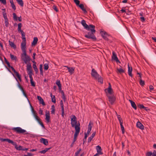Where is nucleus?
I'll return each mask as SVG.
<instances>
[{
	"mask_svg": "<svg viewBox=\"0 0 156 156\" xmlns=\"http://www.w3.org/2000/svg\"><path fill=\"white\" fill-rule=\"evenodd\" d=\"M0 2L4 5H6V0H0Z\"/></svg>",
	"mask_w": 156,
	"mask_h": 156,
	"instance_id": "052dcab7",
	"label": "nucleus"
},
{
	"mask_svg": "<svg viewBox=\"0 0 156 156\" xmlns=\"http://www.w3.org/2000/svg\"><path fill=\"white\" fill-rule=\"evenodd\" d=\"M18 31L19 32H20V31H21L22 30H21V27H22V23H19L18 24Z\"/></svg>",
	"mask_w": 156,
	"mask_h": 156,
	"instance_id": "79ce46f5",
	"label": "nucleus"
},
{
	"mask_svg": "<svg viewBox=\"0 0 156 156\" xmlns=\"http://www.w3.org/2000/svg\"><path fill=\"white\" fill-rule=\"evenodd\" d=\"M9 42L10 46L12 48H13L14 49H16V46L13 42H12L10 41V40H9Z\"/></svg>",
	"mask_w": 156,
	"mask_h": 156,
	"instance_id": "c756f323",
	"label": "nucleus"
},
{
	"mask_svg": "<svg viewBox=\"0 0 156 156\" xmlns=\"http://www.w3.org/2000/svg\"><path fill=\"white\" fill-rule=\"evenodd\" d=\"M96 133V131L94 132L92 134L91 136L89 137L88 139V142L90 143L91 142L92 139L95 136Z\"/></svg>",
	"mask_w": 156,
	"mask_h": 156,
	"instance_id": "5701e85b",
	"label": "nucleus"
},
{
	"mask_svg": "<svg viewBox=\"0 0 156 156\" xmlns=\"http://www.w3.org/2000/svg\"><path fill=\"white\" fill-rule=\"evenodd\" d=\"M11 7L12 8V9L14 10L15 11L16 9V7L15 6V4H12V5H11Z\"/></svg>",
	"mask_w": 156,
	"mask_h": 156,
	"instance_id": "bf43d9fd",
	"label": "nucleus"
},
{
	"mask_svg": "<svg viewBox=\"0 0 156 156\" xmlns=\"http://www.w3.org/2000/svg\"><path fill=\"white\" fill-rule=\"evenodd\" d=\"M50 112L49 111H48L47 112L46 111L45 114V119L46 120L47 123H48L50 122Z\"/></svg>",
	"mask_w": 156,
	"mask_h": 156,
	"instance_id": "9b49d317",
	"label": "nucleus"
},
{
	"mask_svg": "<svg viewBox=\"0 0 156 156\" xmlns=\"http://www.w3.org/2000/svg\"><path fill=\"white\" fill-rule=\"evenodd\" d=\"M5 68L7 69L8 70V71L9 72L11 73L12 74V75L15 78L17 82V86H18V87H19V88L20 89V90H21V91L22 90H23L24 89H23V88L20 85V84L19 82L17 79L15 77V75L12 72L11 70L9 68H8L6 66H5Z\"/></svg>",
	"mask_w": 156,
	"mask_h": 156,
	"instance_id": "0eeeda50",
	"label": "nucleus"
},
{
	"mask_svg": "<svg viewBox=\"0 0 156 156\" xmlns=\"http://www.w3.org/2000/svg\"><path fill=\"white\" fill-rule=\"evenodd\" d=\"M43 110L41 109V108H40L39 110V113L41 115H43Z\"/></svg>",
	"mask_w": 156,
	"mask_h": 156,
	"instance_id": "0e129e2a",
	"label": "nucleus"
},
{
	"mask_svg": "<svg viewBox=\"0 0 156 156\" xmlns=\"http://www.w3.org/2000/svg\"><path fill=\"white\" fill-rule=\"evenodd\" d=\"M71 118V124L72 127H74L75 124L77 123V119L76 116L74 115H72L70 117Z\"/></svg>",
	"mask_w": 156,
	"mask_h": 156,
	"instance_id": "423d86ee",
	"label": "nucleus"
},
{
	"mask_svg": "<svg viewBox=\"0 0 156 156\" xmlns=\"http://www.w3.org/2000/svg\"><path fill=\"white\" fill-rule=\"evenodd\" d=\"M12 71L14 72V73L16 74V76L18 79L20 81H21V75L19 74V73L16 71L15 69H14V68H13L12 69Z\"/></svg>",
	"mask_w": 156,
	"mask_h": 156,
	"instance_id": "ddd939ff",
	"label": "nucleus"
},
{
	"mask_svg": "<svg viewBox=\"0 0 156 156\" xmlns=\"http://www.w3.org/2000/svg\"><path fill=\"white\" fill-rule=\"evenodd\" d=\"M140 19L142 22H144L145 21V19L143 16L140 17Z\"/></svg>",
	"mask_w": 156,
	"mask_h": 156,
	"instance_id": "e2e57ef3",
	"label": "nucleus"
},
{
	"mask_svg": "<svg viewBox=\"0 0 156 156\" xmlns=\"http://www.w3.org/2000/svg\"><path fill=\"white\" fill-rule=\"evenodd\" d=\"M53 9L56 12H58V10L57 7V6L55 5H54L53 6Z\"/></svg>",
	"mask_w": 156,
	"mask_h": 156,
	"instance_id": "6e6d98bb",
	"label": "nucleus"
},
{
	"mask_svg": "<svg viewBox=\"0 0 156 156\" xmlns=\"http://www.w3.org/2000/svg\"><path fill=\"white\" fill-rule=\"evenodd\" d=\"M12 130L16 132L17 133L19 134H24L26 132L25 130L23 129L21 127H19L13 128Z\"/></svg>",
	"mask_w": 156,
	"mask_h": 156,
	"instance_id": "39448f33",
	"label": "nucleus"
},
{
	"mask_svg": "<svg viewBox=\"0 0 156 156\" xmlns=\"http://www.w3.org/2000/svg\"><path fill=\"white\" fill-rule=\"evenodd\" d=\"M37 99L39 101L40 104H41L43 105H45L43 99L41 96H37Z\"/></svg>",
	"mask_w": 156,
	"mask_h": 156,
	"instance_id": "a211bd4d",
	"label": "nucleus"
},
{
	"mask_svg": "<svg viewBox=\"0 0 156 156\" xmlns=\"http://www.w3.org/2000/svg\"><path fill=\"white\" fill-rule=\"evenodd\" d=\"M30 106L31 107V111L32 113L33 114L34 116L37 114V113H36V111L34 110L33 107L32 106L31 104H30Z\"/></svg>",
	"mask_w": 156,
	"mask_h": 156,
	"instance_id": "f704fd0d",
	"label": "nucleus"
},
{
	"mask_svg": "<svg viewBox=\"0 0 156 156\" xmlns=\"http://www.w3.org/2000/svg\"><path fill=\"white\" fill-rule=\"evenodd\" d=\"M2 13H3V18H4V19H8L7 18V15H6V12H3Z\"/></svg>",
	"mask_w": 156,
	"mask_h": 156,
	"instance_id": "4d7b16f0",
	"label": "nucleus"
},
{
	"mask_svg": "<svg viewBox=\"0 0 156 156\" xmlns=\"http://www.w3.org/2000/svg\"><path fill=\"white\" fill-rule=\"evenodd\" d=\"M152 154V153L151 152H147L146 155L147 156H151V155Z\"/></svg>",
	"mask_w": 156,
	"mask_h": 156,
	"instance_id": "680f3d73",
	"label": "nucleus"
},
{
	"mask_svg": "<svg viewBox=\"0 0 156 156\" xmlns=\"http://www.w3.org/2000/svg\"><path fill=\"white\" fill-rule=\"evenodd\" d=\"M96 149L97 152L99 153V154H103V153L101 151L102 150L100 146L99 145L97 146L96 147Z\"/></svg>",
	"mask_w": 156,
	"mask_h": 156,
	"instance_id": "412c9836",
	"label": "nucleus"
},
{
	"mask_svg": "<svg viewBox=\"0 0 156 156\" xmlns=\"http://www.w3.org/2000/svg\"><path fill=\"white\" fill-rule=\"evenodd\" d=\"M149 89L150 90V91H151V90H154V87H153V86L151 85L149 86Z\"/></svg>",
	"mask_w": 156,
	"mask_h": 156,
	"instance_id": "338daca9",
	"label": "nucleus"
},
{
	"mask_svg": "<svg viewBox=\"0 0 156 156\" xmlns=\"http://www.w3.org/2000/svg\"><path fill=\"white\" fill-rule=\"evenodd\" d=\"M22 92L23 95L27 99L28 101H29V102L30 101L28 99V96H27V94H26V93L24 90H23L22 91Z\"/></svg>",
	"mask_w": 156,
	"mask_h": 156,
	"instance_id": "49530a36",
	"label": "nucleus"
},
{
	"mask_svg": "<svg viewBox=\"0 0 156 156\" xmlns=\"http://www.w3.org/2000/svg\"><path fill=\"white\" fill-rule=\"evenodd\" d=\"M4 59L5 62V63L7 64L9 68H11V69L12 70V69H13V68H14L12 66H10L9 62L7 61V59L5 57H4Z\"/></svg>",
	"mask_w": 156,
	"mask_h": 156,
	"instance_id": "cd10ccee",
	"label": "nucleus"
},
{
	"mask_svg": "<svg viewBox=\"0 0 156 156\" xmlns=\"http://www.w3.org/2000/svg\"><path fill=\"white\" fill-rule=\"evenodd\" d=\"M33 67L36 73L37 74L38 72V70L37 67L36 65L33 64Z\"/></svg>",
	"mask_w": 156,
	"mask_h": 156,
	"instance_id": "c9c22d12",
	"label": "nucleus"
},
{
	"mask_svg": "<svg viewBox=\"0 0 156 156\" xmlns=\"http://www.w3.org/2000/svg\"><path fill=\"white\" fill-rule=\"evenodd\" d=\"M34 116L35 119L37 121V122H39V121L41 120L40 118L37 116V115H36Z\"/></svg>",
	"mask_w": 156,
	"mask_h": 156,
	"instance_id": "864d4df0",
	"label": "nucleus"
},
{
	"mask_svg": "<svg viewBox=\"0 0 156 156\" xmlns=\"http://www.w3.org/2000/svg\"><path fill=\"white\" fill-rule=\"evenodd\" d=\"M81 23L84 29L88 31L86 32L84 37L87 39H91L94 41H96L97 38L94 35L96 31L95 29V26L92 24L88 25L83 20L81 21Z\"/></svg>",
	"mask_w": 156,
	"mask_h": 156,
	"instance_id": "f257e3e1",
	"label": "nucleus"
},
{
	"mask_svg": "<svg viewBox=\"0 0 156 156\" xmlns=\"http://www.w3.org/2000/svg\"><path fill=\"white\" fill-rule=\"evenodd\" d=\"M27 70L28 71V74L29 75L30 78V80H33V78L32 77L33 73V70L32 69V68L31 65H29L28 66H27Z\"/></svg>",
	"mask_w": 156,
	"mask_h": 156,
	"instance_id": "20e7f679",
	"label": "nucleus"
},
{
	"mask_svg": "<svg viewBox=\"0 0 156 156\" xmlns=\"http://www.w3.org/2000/svg\"><path fill=\"white\" fill-rule=\"evenodd\" d=\"M17 2L20 6L23 7L24 3L22 0H16Z\"/></svg>",
	"mask_w": 156,
	"mask_h": 156,
	"instance_id": "72a5a7b5",
	"label": "nucleus"
},
{
	"mask_svg": "<svg viewBox=\"0 0 156 156\" xmlns=\"http://www.w3.org/2000/svg\"><path fill=\"white\" fill-rule=\"evenodd\" d=\"M136 127L142 129L144 130V127L143 125L139 121H138L136 124Z\"/></svg>",
	"mask_w": 156,
	"mask_h": 156,
	"instance_id": "2eb2a0df",
	"label": "nucleus"
},
{
	"mask_svg": "<svg viewBox=\"0 0 156 156\" xmlns=\"http://www.w3.org/2000/svg\"><path fill=\"white\" fill-rule=\"evenodd\" d=\"M38 123L41 125L42 127L43 128H45V126L43 123V122H41V120H40L39 122H38Z\"/></svg>",
	"mask_w": 156,
	"mask_h": 156,
	"instance_id": "3c124183",
	"label": "nucleus"
},
{
	"mask_svg": "<svg viewBox=\"0 0 156 156\" xmlns=\"http://www.w3.org/2000/svg\"><path fill=\"white\" fill-rule=\"evenodd\" d=\"M38 39L37 37H34L33 42H32L31 44L32 46L35 45L38 41Z\"/></svg>",
	"mask_w": 156,
	"mask_h": 156,
	"instance_id": "393cba45",
	"label": "nucleus"
},
{
	"mask_svg": "<svg viewBox=\"0 0 156 156\" xmlns=\"http://www.w3.org/2000/svg\"><path fill=\"white\" fill-rule=\"evenodd\" d=\"M138 106L140 109H141L144 108H145V107L143 105L139 104Z\"/></svg>",
	"mask_w": 156,
	"mask_h": 156,
	"instance_id": "5fc2aeb1",
	"label": "nucleus"
},
{
	"mask_svg": "<svg viewBox=\"0 0 156 156\" xmlns=\"http://www.w3.org/2000/svg\"><path fill=\"white\" fill-rule=\"evenodd\" d=\"M10 56L11 59L12 60L16 61L17 59L16 56H14L13 55L10 54Z\"/></svg>",
	"mask_w": 156,
	"mask_h": 156,
	"instance_id": "ea45409f",
	"label": "nucleus"
},
{
	"mask_svg": "<svg viewBox=\"0 0 156 156\" xmlns=\"http://www.w3.org/2000/svg\"><path fill=\"white\" fill-rule=\"evenodd\" d=\"M12 145L15 146V148L17 150L19 151L22 150L23 147L21 146H20L19 147H17V143L16 142H14L13 141V143L11 144Z\"/></svg>",
	"mask_w": 156,
	"mask_h": 156,
	"instance_id": "4468645a",
	"label": "nucleus"
},
{
	"mask_svg": "<svg viewBox=\"0 0 156 156\" xmlns=\"http://www.w3.org/2000/svg\"><path fill=\"white\" fill-rule=\"evenodd\" d=\"M0 140L2 142L7 141L9 143H13V141L12 140H10V139L6 138L4 139L2 138H0Z\"/></svg>",
	"mask_w": 156,
	"mask_h": 156,
	"instance_id": "f3484780",
	"label": "nucleus"
},
{
	"mask_svg": "<svg viewBox=\"0 0 156 156\" xmlns=\"http://www.w3.org/2000/svg\"><path fill=\"white\" fill-rule=\"evenodd\" d=\"M30 83L32 86L35 87V83L33 80H30Z\"/></svg>",
	"mask_w": 156,
	"mask_h": 156,
	"instance_id": "603ef678",
	"label": "nucleus"
},
{
	"mask_svg": "<svg viewBox=\"0 0 156 156\" xmlns=\"http://www.w3.org/2000/svg\"><path fill=\"white\" fill-rule=\"evenodd\" d=\"M74 2L77 6L80 5V1L79 0H74Z\"/></svg>",
	"mask_w": 156,
	"mask_h": 156,
	"instance_id": "8fccbe9b",
	"label": "nucleus"
},
{
	"mask_svg": "<svg viewBox=\"0 0 156 156\" xmlns=\"http://www.w3.org/2000/svg\"><path fill=\"white\" fill-rule=\"evenodd\" d=\"M100 34L102 37L105 40H108V38H107V36L109 35L107 34V33L105 31H101Z\"/></svg>",
	"mask_w": 156,
	"mask_h": 156,
	"instance_id": "1a4fd4ad",
	"label": "nucleus"
},
{
	"mask_svg": "<svg viewBox=\"0 0 156 156\" xmlns=\"http://www.w3.org/2000/svg\"><path fill=\"white\" fill-rule=\"evenodd\" d=\"M13 18L15 20L17 21V17L16 14L15 13H13Z\"/></svg>",
	"mask_w": 156,
	"mask_h": 156,
	"instance_id": "de8ad7c7",
	"label": "nucleus"
},
{
	"mask_svg": "<svg viewBox=\"0 0 156 156\" xmlns=\"http://www.w3.org/2000/svg\"><path fill=\"white\" fill-rule=\"evenodd\" d=\"M107 90L108 93L110 94H112L113 90L111 87V85L110 83H108V88L105 90V92H106V90Z\"/></svg>",
	"mask_w": 156,
	"mask_h": 156,
	"instance_id": "f8f14e48",
	"label": "nucleus"
},
{
	"mask_svg": "<svg viewBox=\"0 0 156 156\" xmlns=\"http://www.w3.org/2000/svg\"><path fill=\"white\" fill-rule=\"evenodd\" d=\"M121 68L118 69V68H117V70H118V72L120 73V74H121V73H124L125 72V70H123V69H122V68H121Z\"/></svg>",
	"mask_w": 156,
	"mask_h": 156,
	"instance_id": "58836bf2",
	"label": "nucleus"
},
{
	"mask_svg": "<svg viewBox=\"0 0 156 156\" xmlns=\"http://www.w3.org/2000/svg\"><path fill=\"white\" fill-rule=\"evenodd\" d=\"M129 101L131 103L132 107L135 110H136L137 109V106L134 102L130 100H129Z\"/></svg>",
	"mask_w": 156,
	"mask_h": 156,
	"instance_id": "bb28decb",
	"label": "nucleus"
},
{
	"mask_svg": "<svg viewBox=\"0 0 156 156\" xmlns=\"http://www.w3.org/2000/svg\"><path fill=\"white\" fill-rule=\"evenodd\" d=\"M21 49L23 52V53L22 54V57L24 56H25L24 58H23L22 59L23 61L26 64L27 66H28L29 65H31L30 63V61L31 59L30 57L27 55L26 53V46L24 47H21Z\"/></svg>",
	"mask_w": 156,
	"mask_h": 156,
	"instance_id": "f03ea898",
	"label": "nucleus"
},
{
	"mask_svg": "<svg viewBox=\"0 0 156 156\" xmlns=\"http://www.w3.org/2000/svg\"><path fill=\"white\" fill-rule=\"evenodd\" d=\"M51 114H55V108L54 105H53L51 106Z\"/></svg>",
	"mask_w": 156,
	"mask_h": 156,
	"instance_id": "473e14b6",
	"label": "nucleus"
},
{
	"mask_svg": "<svg viewBox=\"0 0 156 156\" xmlns=\"http://www.w3.org/2000/svg\"><path fill=\"white\" fill-rule=\"evenodd\" d=\"M20 32H21V34L22 37H25V34L23 30L21 31H20Z\"/></svg>",
	"mask_w": 156,
	"mask_h": 156,
	"instance_id": "13d9d810",
	"label": "nucleus"
},
{
	"mask_svg": "<svg viewBox=\"0 0 156 156\" xmlns=\"http://www.w3.org/2000/svg\"><path fill=\"white\" fill-rule=\"evenodd\" d=\"M80 130H75V132L74 134V137L75 138H77V136H78Z\"/></svg>",
	"mask_w": 156,
	"mask_h": 156,
	"instance_id": "4c0bfd02",
	"label": "nucleus"
},
{
	"mask_svg": "<svg viewBox=\"0 0 156 156\" xmlns=\"http://www.w3.org/2000/svg\"><path fill=\"white\" fill-rule=\"evenodd\" d=\"M56 84L58 86L59 91H60L62 89V85L60 83V80H57L56 82Z\"/></svg>",
	"mask_w": 156,
	"mask_h": 156,
	"instance_id": "4be33fe9",
	"label": "nucleus"
},
{
	"mask_svg": "<svg viewBox=\"0 0 156 156\" xmlns=\"http://www.w3.org/2000/svg\"><path fill=\"white\" fill-rule=\"evenodd\" d=\"M133 70L132 67V66H129L128 65V74L129 76L131 77H133V75L132 74V71Z\"/></svg>",
	"mask_w": 156,
	"mask_h": 156,
	"instance_id": "dca6fc26",
	"label": "nucleus"
},
{
	"mask_svg": "<svg viewBox=\"0 0 156 156\" xmlns=\"http://www.w3.org/2000/svg\"><path fill=\"white\" fill-rule=\"evenodd\" d=\"M42 65L41 64L40 65L39 69L40 70V74L41 75H43V72L42 69Z\"/></svg>",
	"mask_w": 156,
	"mask_h": 156,
	"instance_id": "e433bc0d",
	"label": "nucleus"
},
{
	"mask_svg": "<svg viewBox=\"0 0 156 156\" xmlns=\"http://www.w3.org/2000/svg\"><path fill=\"white\" fill-rule=\"evenodd\" d=\"M41 142L45 145H47L48 144V141L47 139L43 138H41Z\"/></svg>",
	"mask_w": 156,
	"mask_h": 156,
	"instance_id": "b1692460",
	"label": "nucleus"
},
{
	"mask_svg": "<svg viewBox=\"0 0 156 156\" xmlns=\"http://www.w3.org/2000/svg\"><path fill=\"white\" fill-rule=\"evenodd\" d=\"M108 98V100L111 105H113L115 101V98L114 96H109L108 94L107 95Z\"/></svg>",
	"mask_w": 156,
	"mask_h": 156,
	"instance_id": "6e6552de",
	"label": "nucleus"
},
{
	"mask_svg": "<svg viewBox=\"0 0 156 156\" xmlns=\"http://www.w3.org/2000/svg\"><path fill=\"white\" fill-rule=\"evenodd\" d=\"M50 96L51 98V101L55 103L56 102L55 96L53 95L52 93H50Z\"/></svg>",
	"mask_w": 156,
	"mask_h": 156,
	"instance_id": "7c9ffc66",
	"label": "nucleus"
},
{
	"mask_svg": "<svg viewBox=\"0 0 156 156\" xmlns=\"http://www.w3.org/2000/svg\"><path fill=\"white\" fill-rule=\"evenodd\" d=\"M64 67L67 68L69 72L71 74L73 73L74 72V69L73 67H69L67 66H65Z\"/></svg>",
	"mask_w": 156,
	"mask_h": 156,
	"instance_id": "6ab92c4d",
	"label": "nucleus"
},
{
	"mask_svg": "<svg viewBox=\"0 0 156 156\" xmlns=\"http://www.w3.org/2000/svg\"><path fill=\"white\" fill-rule=\"evenodd\" d=\"M5 23V26L6 27H8L9 26V23L8 19H4Z\"/></svg>",
	"mask_w": 156,
	"mask_h": 156,
	"instance_id": "c03bdc74",
	"label": "nucleus"
},
{
	"mask_svg": "<svg viewBox=\"0 0 156 156\" xmlns=\"http://www.w3.org/2000/svg\"><path fill=\"white\" fill-rule=\"evenodd\" d=\"M59 92L61 93V94L62 95V98L64 100V101L65 102L66 100V98L63 91L61 90L60 91H59Z\"/></svg>",
	"mask_w": 156,
	"mask_h": 156,
	"instance_id": "2f4dec72",
	"label": "nucleus"
},
{
	"mask_svg": "<svg viewBox=\"0 0 156 156\" xmlns=\"http://www.w3.org/2000/svg\"><path fill=\"white\" fill-rule=\"evenodd\" d=\"M80 123L79 122H77V123L75 124V125L74 126V127H75V130H80Z\"/></svg>",
	"mask_w": 156,
	"mask_h": 156,
	"instance_id": "c85d7f7f",
	"label": "nucleus"
},
{
	"mask_svg": "<svg viewBox=\"0 0 156 156\" xmlns=\"http://www.w3.org/2000/svg\"><path fill=\"white\" fill-rule=\"evenodd\" d=\"M120 11H121L122 13L126 12V11L125 9V7H122Z\"/></svg>",
	"mask_w": 156,
	"mask_h": 156,
	"instance_id": "69168bd1",
	"label": "nucleus"
},
{
	"mask_svg": "<svg viewBox=\"0 0 156 156\" xmlns=\"http://www.w3.org/2000/svg\"><path fill=\"white\" fill-rule=\"evenodd\" d=\"M91 76L94 78L95 79L98 80V82L100 83L101 84L103 83V79L101 76L99 75L96 71L94 69H92L91 73Z\"/></svg>",
	"mask_w": 156,
	"mask_h": 156,
	"instance_id": "7ed1b4c3",
	"label": "nucleus"
},
{
	"mask_svg": "<svg viewBox=\"0 0 156 156\" xmlns=\"http://www.w3.org/2000/svg\"><path fill=\"white\" fill-rule=\"evenodd\" d=\"M140 84L142 86H144L145 84V82L142 80L141 78L140 79Z\"/></svg>",
	"mask_w": 156,
	"mask_h": 156,
	"instance_id": "a19ab883",
	"label": "nucleus"
},
{
	"mask_svg": "<svg viewBox=\"0 0 156 156\" xmlns=\"http://www.w3.org/2000/svg\"><path fill=\"white\" fill-rule=\"evenodd\" d=\"M22 41L21 43V47L26 46V42L25 37H22Z\"/></svg>",
	"mask_w": 156,
	"mask_h": 156,
	"instance_id": "aec40b11",
	"label": "nucleus"
},
{
	"mask_svg": "<svg viewBox=\"0 0 156 156\" xmlns=\"http://www.w3.org/2000/svg\"><path fill=\"white\" fill-rule=\"evenodd\" d=\"M78 6L85 13H87V12L86 11V9L84 8V6L83 4H81L79 5Z\"/></svg>",
	"mask_w": 156,
	"mask_h": 156,
	"instance_id": "a878e982",
	"label": "nucleus"
},
{
	"mask_svg": "<svg viewBox=\"0 0 156 156\" xmlns=\"http://www.w3.org/2000/svg\"><path fill=\"white\" fill-rule=\"evenodd\" d=\"M120 126H121V130H122V134H124L125 132V129H124V127L122 124H121Z\"/></svg>",
	"mask_w": 156,
	"mask_h": 156,
	"instance_id": "09e8293b",
	"label": "nucleus"
},
{
	"mask_svg": "<svg viewBox=\"0 0 156 156\" xmlns=\"http://www.w3.org/2000/svg\"><path fill=\"white\" fill-rule=\"evenodd\" d=\"M92 125H93V123H91V122H90L88 126L87 129H89L91 131L92 128Z\"/></svg>",
	"mask_w": 156,
	"mask_h": 156,
	"instance_id": "37998d69",
	"label": "nucleus"
},
{
	"mask_svg": "<svg viewBox=\"0 0 156 156\" xmlns=\"http://www.w3.org/2000/svg\"><path fill=\"white\" fill-rule=\"evenodd\" d=\"M44 70H47L49 68L48 64V63H45L44 65Z\"/></svg>",
	"mask_w": 156,
	"mask_h": 156,
	"instance_id": "a18cd8bd",
	"label": "nucleus"
},
{
	"mask_svg": "<svg viewBox=\"0 0 156 156\" xmlns=\"http://www.w3.org/2000/svg\"><path fill=\"white\" fill-rule=\"evenodd\" d=\"M119 120V123H120V125L121 124H122V123H123V120L122 119V118H121V119H118Z\"/></svg>",
	"mask_w": 156,
	"mask_h": 156,
	"instance_id": "774afa93",
	"label": "nucleus"
},
{
	"mask_svg": "<svg viewBox=\"0 0 156 156\" xmlns=\"http://www.w3.org/2000/svg\"><path fill=\"white\" fill-rule=\"evenodd\" d=\"M112 58L115 60L117 63L119 62V63H121V62L119 60L116 54L114 51H113L112 52Z\"/></svg>",
	"mask_w": 156,
	"mask_h": 156,
	"instance_id": "9d476101",
	"label": "nucleus"
}]
</instances>
